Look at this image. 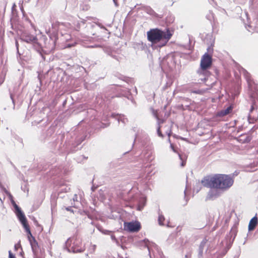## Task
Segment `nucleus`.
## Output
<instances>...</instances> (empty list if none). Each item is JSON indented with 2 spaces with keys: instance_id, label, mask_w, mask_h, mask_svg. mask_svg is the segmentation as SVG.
Listing matches in <instances>:
<instances>
[{
  "instance_id": "nucleus-2",
  "label": "nucleus",
  "mask_w": 258,
  "mask_h": 258,
  "mask_svg": "<svg viewBox=\"0 0 258 258\" xmlns=\"http://www.w3.org/2000/svg\"><path fill=\"white\" fill-rule=\"evenodd\" d=\"M173 34L169 29L162 31L159 29H151L147 32L148 40L152 43L155 44L161 41H164L165 45L170 39Z\"/></svg>"
},
{
  "instance_id": "nucleus-7",
  "label": "nucleus",
  "mask_w": 258,
  "mask_h": 258,
  "mask_svg": "<svg viewBox=\"0 0 258 258\" xmlns=\"http://www.w3.org/2000/svg\"><path fill=\"white\" fill-rule=\"evenodd\" d=\"M251 140V137L247 135H242L237 139L238 141L241 143H249Z\"/></svg>"
},
{
  "instance_id": "nucleus-23",
  "label": "nucleus",
  "mask_w": 258,
  "mask_h": 258,
  "mask_svg": "<svg viewBox=\"0 0 258 258\" xmlns=\"http://www.w3.org/2000/svg\"><path fill=\"white\" fill-rule=\"evenodd\" d=\"M114 3H116V0H113Z\"/></svg>"
},
{
  "instance_id": "nucleus-21",
  "label": "nucleus",
  "mask_w": 258,
  "mask_h": 258,
  "mask_svg": "<svg viewBox=\"0 0 258 258\" xmlns=\"http://www.w3.org/2000/svg\"><path fill=\"white\" fill-rule=\"evenodd\" d=\"M170 136V133H169L168 134V136L169 137Z\"/></svg>"
},
{
  "instance_id": "nucleus-18",
  "label": "nucleus",
  "mask_w": 258,
  "mask_h": 258,
  "mask_svg": "<svg viewBox=\"0 0 258 258\" xmlns=\"http://www.w3.org/2000/svg\"><path fill=\"white\" fill-rule=\"evenodd\" d=\"M32 39H27V40H26V41H27V42H28L29 41H32Z\"/></svg>"
},
{
  "instance_id": "nucleus-16",
  "label": "nucleus",
  "mask_w": 258,
  "mask_h": 258,
  "mask_svg": "<svg viewBox=\"0 0 258 258\" xmlns=\"http://www.w3.org/2000/svg\"><path fill=\"white\" fill-rule=\"evenodd\" d=\"M194 92L195 93H197V94H202L203 93V91H201V90H198V91H195Z\"/></svg>"
},
{
  "instance_id": "nucleus-8",
  "label": "nucleus",
  "mask_w": 258,
  "mask_h": 258,
  "mask_svg": "<svg viewBox=\"0 0 258 258\" xmlns=\"http://www.w3.org/2000/svg\"><path fill=\"white\" fill-rule=\"evenodd\" d=\"M257 223V218L255 216L250 220L248 225V230L249 231L253 230L255 228Z\"/></svg>"
},
{
  "instance_id": "nucleus-15",
  "label": "nucleus",
  "mask_w": 258,
  "mask_h": 258,
  "mask_svg": "<svg viewBox=\"0 0 258 258\" xmlns=\"http://www.w3.org/2000/svg\"><path fill=\"white\" fill-rule=\"evenodd\" d=\"M9 258H16L15 255L12 253L11 251H9Z\"/></svg>"
},
{
  "instance_id": "nucleus-12",
  "label": "nucleus",
  "mask_w": 258,
  "mask_h": 258,
  "mask_svg": "<svg viewBox=\"0 0 258 258\" xmlns=\"http://www.w3.org/2000/svg\"><path fill=\"white\" fill-rule=\"evenodd\" d=\"M60 25V23L58 22H55L52 24V27L53 28L55 29L56 31L58 30V27Z\"/></svg>"
},
{
  "instance_id": "nucleus-10",
  "label": "nucleus",
  "mask_w": 258,
  "mask_h": 258,
  "mask_svg": "<svg viewBox=\"0 0 258 258\" xmlns=\"http://www.w3.org/2000/svg\"><path fill=\"white\" fill-rule=\"evenodd\" d=\"M165 218L162 214H159L158 216V223L160 225L163 226L164 225Z\"/></svg>"
},
{
  "instance_id": "nucleus-24",
  "label": "nucleus",
  "mask_w": 258,
  "mask_h": 258,
  "mask_svg": "<svg viewBox=\"0 0 258 258\" xmlns=\"http://www.w3.org/2000/svg\"><path fill=\"white\" fill-rule=\"evenodd\" d=\"M118 258H120V256H118Z\"/></svg>"
},
{
  "instance_id": "nucleus-17",
  "label": "nucleus",
  "mask_w": 258,
  "mask_h": 258,
  "mask_svg": "<svg viewBox=\"0 0 258 258\" xmlns=\"http://www.w3.org/2000/svg\"><path fill=\"white\" fill-rule=\"evenodd\" d=\"M66 210H67V211H69L73 212L72 211H71V209H70L69 208H66Z\"/></svg>"
},
{
  "instance_id": "nucleus-1",
  "label": "nucleus",
  "mask_w": 258,
  "mask_h": 258,
  "mask_svg": "<svg viewBox=\"0 0 258 258\" xmlns=\"http://www.w3.org/2000/svg\"><path fill=\"white\" fill-rule=\"evenodd\" d=\"M233 183V180L230 176L220 174L206 176L201 180L205 187L221 189L228 188Z\"/></svg>"
},
{
  "instance_id": "nucleus-13",
  "label": "nucleus",
  "mask_w": 258,
  "mask_h": 258,
  "mask_svg": "<svg viewBox=\"0 0 258 258\" xmlns=\"http://www.w3.org/2000/svg\"><path fill=\"white\" fill-rule=\"evenodd\" d=\"M157 133H158V135L159 136H160L161 137H163V135L162 134V132L161 131L160 127V126L158 128Z\"/></svg>"
},
{
  "instance_id": "nucleus-11",
  "label": "nucleus",
  "mask_w": 258,
  "mask_h": 258,
  "mask_svg": "<svg viewBox=\"0 0 258 258\" xmlns=\"http://www.w3.org/2000/svg\"><path fill=\"white\" fill-rule=\"evenodd\" d=\"M179 156L180 160L182 161L181 166H184L186 163V160L187 158V156L185 155H181L179 154Z\"/></svg>"
},
{
  "instance_id": "nucleus-19",
  "label": "nucleus",
  "mask_w": 258,
  "mask_h": 258,
  "mask_svg": "<svg viewBox=\"0 0 258 258\" xmlns=\"http://www.w3.org/2000/svg\"><path fill=\"white\" fill-rule=\"evenodd\" d=\"M15 248L16 250H17V247L16 246V245L15 246Z\"/></svg>"
},
{
  "instance_id": "nucleus-6",
  "label": "nucleus",
  "mask_w": 258,
  "mask_h": 258,
  "mask_svg": "<svg viewBox=\"0 0 258 258\" xmlns=\"http://www.w3.org/2000/svg\"><path fill=\"white\" fill-rule=\"evenodd\" d=\"M212 64V57L207 53H205L202 57L201 60V67L203 70H205L211 67Z\"/></svg>"
},
{
  "instance_id": "nucleus-22",
  "label": "nucleus",
  "mask_w": 258,
  "mask_h": 258,
  "mask_svg": "<svg viewBox=\"0 0 258 258\" xmlns=\"http://www.w3.org/2000/svg\"><path fill=\"white\" fill-rule=\"evenodd\" d=\"M3 82V81L0 83V85L2 84Z\"/></svg>"
},
{
  "instance_id": "nucleus-14",
  "label": "nucleus",
  "mask_w": 258,
  "mask_h": 258,
  "mask_svg": "<svg viewBox=\"0 0 258 258\" xmlns=\"http://www.w3.org/2000/svg\"><path fill=\"white\" fill-rule=\"evenodd\" d=\"M83 251V249L82 248H75L74 249V252H82Z\"/></svg>"
},
{
  "instance_id": "nucleus-20",
  "label": "nucleus",
  "mask_w": 258,
  "mask_h": 258,
  "mask_svg": "<svg viewBox=\"0 0 258 258\" xmlns=\"http://www.w3.org/2000/svg\"><path fill=\"white\" fill-rule=\"evenodd\" d=\"M16 45H18V42H16Z\"/></svg>"
},
{
  "instance_id": "nucleus-4",
  "label": "nucleus",
  "mask_w": 258,
  "mask_h": 258,
  "mask_svg": "<svg viewBox=\"0 0 258 258\" xmlns=\"http://www.w3.org/2000/svg\"><path fill=\"white\" fill-rule=\"evenodd\" d=\"M22 224L23 225L24 228H25L26 232L28 233V238L31 244L32 250L33 251L36 250L37 248L38 247V244L36 240L35 239V238L32 235L31 232L29 225L27 221L22 223Z\"/></svg>"
},
{
  "instance_id": "nucleus-9",
  "label": "nucleus",
  "mask_w": 258,
  "mask_h": 258,
  "mask_svg": "<svg viewBox=\"0 0 258 258\" xmlns=\"http://www.w3.org/2000/svg\"><path fill=\"white\" fill-rule=\"evenodd\" d=\"M232 107L230 106L226 109L222 110L218 113V115L219 116H224L228 114L232 110Z\"/></svg>"
},
{
  "instance_id": "nucleus-3",
  "label": "nucleus",
  "mask_w": 258,
  "mask_h": 258,
  "mask_svg": "<svg viewBox=\"0 0 258 258\" xmlns=\"http://www.w3.org/2000/svg\"><path fill=\"white\" fill-rule=\"evenodd\" d=\"M5 192L7 194V195H8L13 206L15 209L16 215L17 216L21 223H23L27 221V220L24 214L22 212V211H21V209L19 207V206L16 204V202L13 199V197L11 195V194L6 189H5Z\"/></svg>"
},
{
  "instance_id": "nucleus-5",
  "label": "nucleus",
  "mask_w": 258,
  "mask_h": 258,
  "mask_svg": "<svg viewBox=\"0 0 258 258\" xmlns=\"http://www.w3.org/2000/svg\"><path fill=\"white\" fill-rule=\"evenodd\" d=\"M141 228V226L139 222L136 221L124 223V229L126 231L132 232H138L140 230Z\"/></svg>"
}]
</instances>
